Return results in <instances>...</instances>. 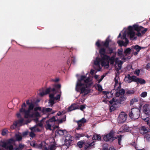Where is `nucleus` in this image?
<instances>
[{"label":"nucleus","mask_w":150,"mask_h":150,"mask_svg":"<svg viewBox=\"0 0 150 150\" xmlns=\"http://www.w3.org/2000/svg\"><path fill=\"white\" fill-rule=\"evenodd\" d=\"M82 75L80 79L78 80L76 87V90L77 92H80L81 93L83 94V96H85L90 93V88L93 83L91 82L92 77L89 74V76L87 77L86 75Z\"/></svg>","instance_id":"1"},{"label":"nucleus","mask_w":150,"mask_h":150,"mask_svg":"<svg viewBox=\"0 0 150 150\" xmlns=\"http://www.w3.org/2000/svg\"><path fill=\"white\" fill-rule=\"evenodd\" d=\"M99 53L100 56V63L102 67H104L105 68H107L109 67L110 62L111 64H114L115 61L114 56L110 57L106 54V50L104 48L100 49Z\"/></svg>","instance_id":"2"},{"label":"nucleus","mask_w":150,"mask_h":150,"mask_svg":"<svg viewBox=\"0 0 150 150\" xmlns=\"http://www.w3.org/2000/svg\"><path fill=\"white\" fill-rule=\"evenodd\" d=\"M63 112H59L55 116H53L52 118L46 122V128L50 130H51V127L54 124V122H57L59 124L62 123L65 121L66 116L65 115L62 114Z\"/></svg>","instance_id":"3"},{"label":"nucleus","mask_w":150,"mask_h":150,"mask_svg":"<svg viewBox=\"0 0 150 150\" xmlns=\"http://www.w3.org/2000/svg\"><path fill=\"white\" fill-rule=\"evenodd\" d=\"M14 141V140L12 138L6 141L4 140H1L0 141V146L6 149L13 150V146L11 145V144Z\"/></svg>","instance_id":"4"},{"label":"nucleus","mask_w":150,"mask_h":150,"mask_svg":"<svg viewBox=\"0 0 150 150\" xmlns=\"http://www.w3.org/2000/svg\"><path fill=\"white\" fill-rule=\"evenodd\" d=\"M140 114V111L138 108H133L129 111L128 115L131 119L136 120L139 117Z\"/></svg>","instance_id":"5"},{"label":"nucleus","mask_w":150,"mask_h":150,"mask_svg":"<svg viewBox=\"0 0 150 150\" xmlns=\"http://www.w3.org/2000/svg\"><path fill=\"white\" fill-rule=\"evenodd\" d=\"M93 142L90 143H86L84 140H81L79 141L77 144V146L79 148H82L83 145H84V149L86 150L87 149H89V148L92 146L94 145V135L92 137Z\"/></svg>","instance_id":"6"},{"label":"nucleus","mask_w":150,"mask_h":150,"mask_svg":"<svg viewBox=\"0 0 150 150\" xmlns=\"http://www.w3.org/2000/svg\"><path fill=\"white\" fill-rule=\"evenodd\" d=\"M39 110L41 111L44 114H45L49 112H50V114H52L55 112L56 111H52V109L48 108L43 107L42 109L40 107H37L35 108L34 109V111Z\"/></svg>","instance_id":"7"},{"label":"nucleus","mask_w":150,"mask_h":150,"mask_svg":"<svg viewBox=\"0 0 150 150\" xmlns=\"http://www.w3.org/2000/svg\"><path fill=\"white\" fill-rule=\"evenodd\" d=\"M115 133V132L113 130H111L108 134L104 136L103 137L104 140L106 142H112L116 138L114 137Z\"/></svg>","instance_id":"8"},{"label":"nucleus","mask_w":150,"mask_h":150,"mask_svg":"<svg viewBox=\"0 0 150 150\" xmlns=\"http://www.w3.org/2000/svg\"><path fill=\"white\" fill-rule=\"evenodd\" d=\"M34 107V104L32 103L29 105V107L28 110H26L25 113L24 115L25 118H28L29 117H33V115L30 114V111L33 110Z\"/></svg>","instance_id":"9"},{"label":"nucleus","mask_w":150,"mask_h":150,"mask_svg":"<svg viewBox=\"0 0 150 150\" xmlns=\"http://www.w3.org/2000/svg\"><path fill=\"white\" fill-rule=\"evenodd\" d=\"M127 115L125 112H122L119 115L118 120L119 123L121 124L124 123L127 119Z\"/></svg>","instance_id":"10"},{"label":"nucleus","mask_w":150,"mask_h":150,"mask_svg":"<svg viewBox=\"0 0 150 150\" xmlns=\"http://www.w3.org/2000/svg\"><path fill=\"white\" fill-rule=\"evenodd\" d=\"M110 104L111 105L110 106V112L114 111L116 109L117 107V99L114 98H113L112 100L109 101Z\"/></svg>","instance_id":"11"},{"label":"nucleus","mask_w":150,"mask_h":150,"mask_svg":"<svg viewBox=\"0 0 150 150\" xmlns=\"http://www.w3.org/2000/svg\"><path fill=\"white\" fill-rule=\"evenodd\" d=\"M133 27L134 30H136L137 32H139L140 31L143 34L145 33L147 30V28H144L142 26H139L138 25L135 24L133 25Z\"/></svg>","instance_id":"12"},{"label":"nucleus","mask_w":150,"mask_h":150,"mask_svg":"<svg viewBox=\"0 0 150 150\" xmlns=\"http://www.w3.org/2000/svg\"><path fill=\"white\" fill-rule=\"evenodd\" d=\"M136 78V76L134 75L131 76L129 74H128L125 77V81L129 83L132 81L135 82Z\"/></svg>","instance_id":"13"},{"label":"nucleus","mask_w":150,"mask_h":150,"mask_svg":"<svg viewBox=\"0 0 150 150\" xmlns=\"http://www.w3.org/2000/svg\"><path fill=\"white\" fill-rule=\"evenodd\" d=\"M149 129L144 126H142L139 128V132L142 134H145L149 132Z\"/></svg>","instance_id":"14"},{"label":"nucleus","mask_w":150,"mask_h":150,"mask_svg":"<svg viewBox=\"0 0 150 150\" xmlns=\"http://www.w3.org/2000/svg\"><path fill=\"white\" fill-rule=\"evenodd\" d=\"M143 48L144 47H140L138 45H133L132 46V49H134L137 51V52H134V55L135 56L137 55L138 54L140 50Z\"/></svg>","instance_id":"15"},{"label":"nucleus","mask_w":150,"mask_h":150,"mask_svg":"<svg viewBox=\"0 0 150 150\" xmlns=\"http://www.w3.org/2000/svg\"><path fill=\"white\" fill-rule=\"evenodd\" d=\"M102 93L104 95V98H110L112 97L113 96L112 92H110L106 91H102Z\"/></svg>","instance_id":"16"},{"label":"nucleus","mask_w":150,"mask_h":150,"mask_svg":"<svg viewBox=\"0 0 150 150\" xmlns=\"http://www.w3.org/2000/svg\"><path fill=\"white\" fill-rule=\"evenodd\" d=\"M74 140V137H70V138L69 139V140H64L65 145L67 147H69V146H71V144Z\"/></svg>","instance_id":"17"},{"label":"nucleus","mask_w":150,"mask_h":150,"mask_svg":"<svg viewBox=\"0 0 150 150\" xmlns=\"http://www.w3.org/2000/svg\"><path fill=\"white\" fill-rule=\"evenodd\" d=\"M55 133L59 135L60 136L63 135L65 133H67V131L66 130H62L58 129L55 131Z\"/></svg>","instance_id":"18"},{"label":"nucleus","mask_w":150,"mask_h":150,"mask_svg":"<svg viewBox=\"0 0 150 150\" xmlns=\"http://www.w3.org/2000/svg\"><path fill=\"white\" fill-rule=\"evenodd\" d=\"M135 35V33L134 31L127 32V36L130 38L131 40L133 39H136L137 37H134Z\"/></svg>","instance_id":"19"},{"label":"nucleus","mask_w":150,"mask_h":150,"mask_svg":"<svg viewBox=\"0 0 150 150\" xmlns=\"http://www.w3.org/2000/svg\"><path fill=\"white\" fill-rule=\"evenodd\" d=\"M125 93V91L124 89H119L116 92L115 95L116 97H119L120 96L123 95Z\"/></svg>","instance_id":"20"},{"label":"nucleus","mask_w":150,"mask_h":150,"mask_svg":"<svg viewBox=\"0 0 150 150\" xmlns=\"http://www.w3.org/2000/svg\"><path fill=\"white\" fill-rule=\"evenodd\" d=\"M78 109V107L76 106V104L75 103H74L72 104L71 106L68 107L67 111L68 112H70L72 110Z\"/></svg>","instance_id":"21"},{"label":"nucleus","mask_w":150,"mask_h":150,"mask_svg":"<svg viewBox=\"0 0 150 150\" xmlns=\"http://www.w3.org/2000/svg\"><path fill=\"white\" fill-rule=\"evenodd\" d=\"M45 142H41L38 145V148L43 150H49L48 148L46 146Z\"/></svg>","instance_id":"22"},{"label":"nucleus","mask_w":150,"mask_h":150,"mask_svg":"<svg viewBox=\"0 0 150 150\" xmlns=\"http://www.w3.org/2000/svg\"><path fill=\"white\" fill-rule=\"evenodd\" d=\"M135 82L138 84L140 83L141 84H144L146 83L145 80L142 78H139L137 77Z\"/></svg>","instance_id":"23"},{"label":"nucleus","mask_w":150,"mask_h":150,"mask_svg":"<svg viewBox=\"0 0 150 150\" xmlns=\"http://www.w3.org/2000/svg\"><path fill=\"white\" fill-rule=\"evenodd\" d=\"M110 41V40L108 38L106 39L105 42H102L101 43V44L103 46L106 48H108L109 47Z\"/></svg>","instance_id":"24"},{"label":"nucleus","mask_w":150,"mask_h":150,"mask_svg":"<svg viewBox=\"0 0 150 150\" xmlns=\"http://www.w3.org/2000/svg\"><path fill=\"white\" fill-rule=\"evenodd\" d=\"M26 106V105L25 103H24L21 105V108L20 109L19 111L21 113H24V115L25 113V111L26 110L25 109V108Z\"/></svg>","instance_id":"25"},{"label":"nucleus","mask_w":150,"mask_h":150,"mask_svg":"<svg viewBox=\"0 0 150 150\" xmlns=\"http://www.w3.org/2000/svg\"><path fill=\"white\" fill-rule=\"evenodd\" d=\"M138 102V99L137 97H134L130 101V105H133L134 103Z\"/></svg>","instance_id":"26"},{"label":"nucleus","mask_w":150,"mask_h":150,"mask_svg":"<svg viewBox=\"0 0 150 150\" xmlns=\"http://www.w3.org/2000/svg\"><path fill=\"white\" fill-rule=\"evenodd\" d=\"M135 93L134 90L133 89L128 90L126 92V94L128 96H129L132 95Z\"/></svg>","instance_id":"27"},{"label":"nucleus","mask_w":150,"mask_h":150,"mask_svg":"<svg viewBox=\"0 0 150 150\" xmlns=\"http://www.w3.org/2000/svg\"><path fill=\"white\" fill-rule=\"evenodd\" d=\"M131 49L130 48H128L125 49L124 51V53L125 55L129 54L131 52Z\"/></svg>","instance_id":"28"},{"label":"nucleus","mask_w":150,"mask_h":150,"mask_svg":"<svg viewBox=\"0 0 150 150\" xmlns=\"http://www.w3.org/2000/svg\"><path fill=\"white\" fill-rule=\"evenodd\" d=\"M85 136V135L84 134H76L75 135V138L77 140H79L80 138L83 137Z\"/></svg>","instance_id":"29"},{"label":"nucleus","mask_w":150,"mask_h":150,"mask_svg":"<svg viewBox=\"0 0 150 150\" xmlns=\"http://www.w3.org/2000/svg\"><path fill=\"white\" fill-rule=\"evenodd\" d=\"M123 49L122 48H121L120 49H118L117 51V55L118 56L120 57H122V56H123Z\"/></svg>","instance_id":"30"},{"label":"nucleus","mask_w":150,"mask_h":150,"mask_svg":"<svg viewBox=\"0 0 150 150\" xmlns=\"http://www.w3.org/2000/svg\"><path fill=\"white\" fill-rule=\"evenodd\" d=\"M24 147V145L22 144H19L18 147L16 148V150H22Z\"/></svg>","instance_id":"31"},{"label":"nucleus","mask_w":150,"mask_h":150,"mask_svg":"<svg viewBox=\"0 0 150 150\" xmlns=\"http://www.w3.org/2000/svg\"><path fill=\"white\" fill-rule=\"evenodd\" d=\"M95 87L96 89L97 90L100 92L102 91V90H103L102 87L100 84H97Z\"/></svg>","instance_id":"32"},{"label":"nucleus","mask_w":150,"mask_h":150,"mask_svg":"<svg viewBox=\"0 0 150 150\" xmlns=\"http://www.w3.org/2000/svg\"><path fill=\"white\" fill-rule=\"evenodd\" d=\"M119 101L120 103L121 102L123 101L126 100V98L125 96H124L122 95L120 96L119 97Z\"/></svg>","instance_id":"33"},{"label":"nucleus","mask_w":150,"mask_h":150,"mask_svg":"<svg viewBox=\"0 0 150 150\" xmlns=\"http://www.w3.org/2000/svg\"><path fill=\"white\" fill-rule=\"evenodd\" d=\"M95 140L100 141L101 140V137L100 135L94 133V140Z\"/></svg>","instance_id":"34"},{"label":"nucleus","mask_w":150,"mask_h":150,"mask_svg":"<svg viewBox=\"0 0 150 150\" xmlns=\"http://www.w3.org/2000/svg\"><path fill=\"white\" fill-rule=\"evenodd\" d=\"M149 108V105L148 104H145L143 107V112H146V110Z\"/></svg>","instance_id":"35"},{"label":"nucleus","mask_w":150,"mask_h":150,"mask_svg":"<svg viewBox=\"0 0 150 150\" xmlns=\"http://www.w3.org/2000/svg\"><path fill=\"white\" fill-rule=\"evenodd\" d=\"M57 146L54 144H52L49 146V150H55Z\"/></svg>","instance_id":"36"},{"label":"nucleus","mask_w":150,"mask_h":150,"mask_svg":"<svg viewBox=\"0 0 150 150\" xmlns=\"http://www.w3.org/2000/svg\"><path fill=\"white\" fill-rule=\"evenodd\" d=\"M117 42L120 46H126L124 42L122 40H119Z\"/></svg>","instance_id":"37"},{"label":"nucleus","mask_w":150,"mask_h":150,"mask_svg":"<svg viewBox=\"0 0 150 150\" xmlns=\"http://www.w3.org/2000/svg\"><path fill=\"white\" fill-rule=\"evenodd\" d=\"M16 140L19 141L22 139V137L21 135L18 134H16L15 135Z\"/></svg>","instance_id":"38"},{"label":"nucleus","mask_w":150,"mask_h":150,"mask_svg":"<svg viewBox=\"0 0 150 150\" xmlns=\"http://www.w3.org/2000/svg\"><path fill=\"white\" fill-rule=\"evenodd\" d=\"M8 132V131L7 129H4L2 131L1 134L3 136H5Z\"/></svg>","instance_id":"39"},{"label":"nucleus","mask_w":150,"mask_h":150,"mask_svg":"<svg viewBox=\"0 0 150 150\" xmlns=\"http://www.w3.org/2000/svg\"><path fill=\"white\" fill-rule=\"evenodd\" d=\"M117 140H118V144L119 145H120L121 141L122 140V135H120L119 136H117Z\"/></svg>","instance_id":"40"},{"label":"nucleus","mask_w":150,"mask_h":150,"mask_svg":"<svg viewBox=\"0 0 150 150\" xmlns=\"http://www.w3.org/2000/svg\"><path fill=\"white\" fill-rule=\"evenodd\" d=\"M71 63L74 64H75L76 62V59L75 57L74 56H73L71 57Z\"/></svg>","instance_id":"41"},{"label":"nucleus","mask_w":150,"mask_h":150,"mask_svg":"<svg viewBox=\"0 0 150 150\" xmlns=\"http://www.w3.org/2000/svg\"><path fill=\"white\" fill-rule=\"evenodd\" d=\"M77 123L78 124V127L76 128V129L77 130H79L81 129V127L82 126L83 124L81 123V122H79L77 121Z\"/></svg>","instance_id":"42"},{"label":"nucleus","mask_w":150,"mask_h":150,"mask_svg":"<svg viewBox=\"0 0 150 150\" xmlns=\"http://www.w3.org/2000/svg\"><path fill=\"white\" fill-rule=\"evenodd\" d=\"M113 52V50L111 48H109L107 50V52H106V54H111Z\"/></svg>","instance_id":"43"},{"label":"nucleus","mask_w":150,"mask_h":150,"mask_svg":"<svg viewBox=\"0 0 150 150\" xmlns=\"http://www.w3.org/2000/svg\"><path fill=\"white\" fill-rule=\"evenodd\" d=\"M141 96L143 98L146 97L147 96V93L146 91L144 92L141 94Z\"/></svg>","instance_id":"44"},{"label":"nucleus","mask_w":150,"mask_h":150,"mask_svg":"<svg viewBox=\"0 0 150 150\" xmlns=\"http://www.w3.org/2000/svg\"><path fill=\"white\" fill-rule=\"evenodd\" d=\"M35 111V112L34 114V115L35 117H38L40 116V114L37 111Z\"/></svg>","instance_id":"45"},{"label":"nucleus","mask_w":150,"mask_h":150,"mask_svg":"<svg viewBox=\"0 0 150 150\" xmlns=\"http://www.w3.org/2000/svg\"><path fill=\"white\" fill-rule=\"evenodd\" d=\"M146 111V112H144V113L147 116H150V108H149Z\"/></svg>","instance_id":"46"},{"label":"nucleus","mask_w":150,"mask_h":150,"mask_svg":"<svg viewBox=\"0 0 150 150\" xmlns=\"http://www.w3.org/2000/svg\"><path fill=\"white\" fill-rule=\"evenodd\" d=\"M117 75H116L115 76V77L114 78V81L115 82V87L117 85H118V84L117 79Z\"/></svg>","instance_id":"47"},{"label":"nucleus","mask_w":150,"mask_h":150,"mask_svg":"<svg viewBox=\"0 0 150 150\" xmlns=\"http://www.w3.org/2000/svg\"><path fill=\"white\" fill-rule=\"evenodd\" d=\"M51 88L50 87L46 89L45 91V94L46 95L49 94L51 92Z\"/></svg>","instance_id":"48"},{"label":"nucleus","mask_w":150,"mask_h":150,"mask_svg":"<svg viewBox=\"0 0 150 150\" xmlns=\"http://www.w3.org/2000/svg\"><path fill=\"white\" fill-rule=\"evenodd\" d=\"M115 63L117 64L122 65L123 64V62L121 60L118 61L117 59H116L115 61Z\"/></svg>","instance_id":"49"},{"label":"nucleus","mask_w":150,"mask_h":150,"mask_svg":"<svg viewBox=\"0 0 150 150\" xmlns=\"http://www.w3.org/2000/svg\"><path fill=\"white\" fill-rule=\"evenodd\" d=\"M71 62V57H69L67 60V64L69 66V67H70L71 64H72Z\"/></svg>","instance_id":"50"},{"label":"nucleus","mask_w":150,"mask_h":150,"mask_svg":"<svg viewBox=\"0 0 150 150\" xmlns=\"http://www.w3.org/2000/svg\"><path fill=\"white\" fill-rule=\"evenodd\" d=\"M128 32H130V31H134L133 29H134V28L133 27H133H132L131 26H129L128 27Z\"/></svg>","instance_id":"51"},{"label":"nucleus","mask_w":150,"mask_h":150,"mask_svg":"<svg viewBox=\"0 0 150 150\" xmlns=\"http://www.w3.org/2000/svg\"><path fill=\"white\" fill-rule=\"evenodd\" d=\"M54 99H50L49 100V103H50L52 106L54 104Z\"/></svg>","instance_id":"52"},{"label":"nucleus","mask_w":150,"mask_h":150,"mask_svg":"<svg viewBox=\"0 0 150 150\" xmlns=\"http://www.w3.org/2000/svg\"><path fill=\"white\" fill-rule=\"evenodd\" d=\"M78 122H81V123L83 124L86 122V120L84 118H83L79 120L78 121Z\"/></svg>","instance_id":"53"},{"label":"nucleus","mask_w":150,"mask_h":150,"mask_svg":"<svg viewBox=\"0 0 150 150\" xmlns=\"http://www.w3.org/2000/svg\"><path fill=\"white\" fill-rule=\"evenodd\" d=\"M140 72V71L139 69H136L135 70L134 73L135 74H136L137 76H138L139 75Z\"/></svg>","instance_id":"54"},{"label":"nucleus","mask_w":150,"mask_h":150,"mask_svg":"<svg viewBox=\"0 0 150 150\" xmlns=\"http://www.w3.org/2000/svg\"><path fill=\"white\" fill-rule=\"evenodd\" d=\"M145 135L144 136V138L146 139L148 141L149 138V136H150V134H149L148 133H146L145 134Z\"/></svg>","instance_id":"55"},{"label":"nucleus","mask_w":150,"mask_h":150,"mask_svg":"<svg viewBox=\"0 0 150 150\" xmlns=\"http://www.w3.org/2000/svg\"><path fill=\"white\" fill-rule=\"evenodd\" d=\"M60 96H61L60 94L57 95L55 97H54V100H59L60 98Z\"/></svg>","instance_id":"56"},{"label":"nucleus","mask_w":150,"mask_h":150,"mask_svg":"<svg viewBox=\"0 0 150 150\" xmlns=\"http://www.w3.org/2000/svg\"><path fill=\"white\" fill-rule=\"evenodd\" d=\"M29 135L31 137L33 138L35 136V134L33 132H31L30 133Z\"/></svg>","instance_id":"57"},{"label":"nucleus","mask_w":150,"mask_h":150,"mask_svg":"<svg viewBox=\"0 0 150 150\" xmlns=\"http://www.w3.org/2000/svg\"><path fill=\"white\" fill-rule=\"evenodd\" d=\"M54 86L55 88H57V89H60L61 87V85L60 84H55Z\"/></svg>","instance_id":"58"},{"label":"nucleus","mask_w":150,"mask_h":150,"mask_svg":"<svg viewBox=\"0 0 150 150\" xmlns=\"http://www.w3.org/2000/svg\"><path fill=\"white\" fill-rule=\"evenodd\" d=\"M72 137L71 136L70 134H67V136L65 137V140H69V139L70 138V137Z\"/></svg>","instance_id":"59"},{"label":"nucleus","mask_w":150,"mask_h":150,"mask_svg":"<svg viewBox=\"0 0 150 150\" xmlns=\"http://www.w3.org/2000/svg\"><path fill=\"white\" fill-rule=\"evenodd\" d=\"M117 66L118 67V68H117L116 69L117 71H119L121 69L122 67V65L117 64Z\"/></svg>","instance_id":"60"},{"label":"nucleus","mask_w":150,"mask_h":150,"mask_svg":"<svg viewBox=\"0 0 150 150\" xmlns=\"http://www.w3.org/2000/svg\"><path fill=\"white\" fill-rule=\"evenodd\" d=\"M145 68L147 70L150 68V63H148L146 64Z\"/></svg>","instance_id":"61"},{"label":"nucleus","mask_w":150,"mask_h":150,"mask_svg":"<svg viewBox=\"0 0 150 150\" xmlns=\"http://www.w3.org/2000/svg\"><path fill=\"white\" fill-rule=\"evenodd\" d=\"M49 97L50 98V99H54V94L52 93L49 95Z\"/></svg>","instance_id":"62"},{"label":"nucleus","mask_w":150,"mask_h":150,"mask_svg":"<svg viewBox=\"0 0 150 150\" xmlns=\"http://www.w3.org/2000/svg\"><path fill=\"white\" fill-rule=\"evenodd\" d=\"M40 95L41 96H44L46 95V94H45V91H42V92H41L40 94Z\"/></svg>","instance_id":"63"},{"label":"nucleus","mask_w":150,"mask_h":150,"mask_svg":"<svg viewBox=\"0 0 150 150\" xmlns=\"http://www.w3.org/2000/svg\"><path fill=\"white\" fill-rule=\"evenodd\" d=\"M16 126H17L16 123L15 124L14 123L13 125H12L11 126V128L12 129H13L15 128V127H16Z\"/></svg>","instance_id":"64"}]
</instances>
